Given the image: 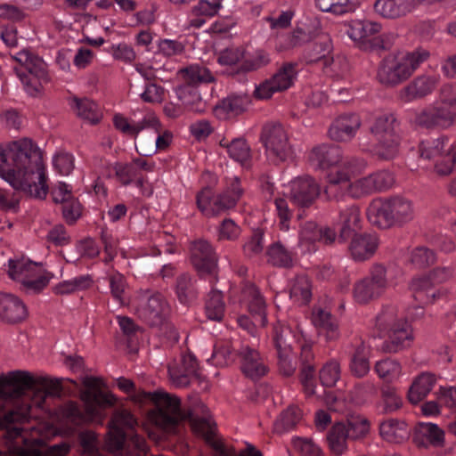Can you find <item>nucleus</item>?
<instances>
[{
  "label": "nucleus",
  "instance_id": "1",
  "mask_svg": "<svg viewBox=\"0 0 456 456\" xmlns=\"http://www.w3.org/2000/svg\"><path fill=\"white\" fill-rule=\"evenodd\" d=\"M83 383L86 387L81 394L85 412L76 403H69L59 411L63 424L46 423L41 421L34 411L37 409L45 411L47 397L59 392L61 379L34 375L26 370L9 372L4 381L0 383V400L27 395L29 403L20 404L5 414L0 411V429H7L12 438H20L28 452L38 453L45 440L71 431L73 428L69 424L74 428L87 422L102 424L106 417L104 409L114 405L117 397L110 392L101 391V379L97 378L86 377Z\"/></svg>",
  "mask_w": 456,
  "mask_h": 456
},
{
  "label": "nucleus",
  "instance_id": "2",
  "mask_svg": "<svg viewBox=\"0 0 456 456\" xmlns=\"http://www.w3.org/2000/svg\"><path fill=\"white\" fill-rule=\"evenodd\" d=\"M117 387L130 395L132 401L139 405L152 404L154 407L147 414L148 420L158 428L173 431L177 424L188 418L194 433L208 436L212 429V419L208 409L200 403L186 415L181 410L180 400L174 395L163 390L155 392L135 391L134 384L126 378L116 380Z\"/></svg>",
  "mask_w": 456,
  "mask_h": 456
},
{
  "label": "nucleus",
  "instance_id": "3",
  "mask_svg": "<svg viewBox=\"0 0 456 456\" xmlns=\"http://www.w3.org/2000/svg\"><path fill=\"white\" fill-rule=\"evenodd\" d=\"M0 177L15 191L45 199L48 193L47 175L43 155L28 138L0 145Z\"/></svg>",
  "mask_w": 456,
  "mask_h": 456
},
{
  "label": "nucleus",
  "instance_id": "4",
  "mask_svg": "<svg viewBox=\"0 0 456 456\" xmlns=\"http://www.w3.org/2000/svg\"><path fill=\"white\" fill-rule=\"evenodd\" d=\"M413 202L405 197L395 196L373 200L368 208L369 220L379 228L402 226L414 219Z\"/></svg>",
  "mask_w": 456,
  "mask_h": 456
},
{
  "label": "nucleus",
  "instance_id": "5",
  "mask_svg": "<svg viewBox=\"0 0 456 456\" xmlns=\"http://www.w3.org/2000/svg\"><path fill=\"white\" fill-rule=\"evenodd\" d=\"M428 57L429 52L422 48L388 55L379 66V80L387 85L400 84L408 79Z\"/></svg>",
  "mask_w": 456,
  "mask_h": 456
},
{
  "label": "nucleus",
  "instance_id": "6",
  "mask_svg": "<svg viewBox=\"0 0 456 456\" xmlns=\"http://www.w3.org/2000/svg\"><path fill=\"white\" fill-rule=\"evenodd\" d=\"M402 279L403 272L400 269L375 265L368 277L355 283L354 298L360 304L368 303L383 296L387 289L395 288Z\"/></svg>",
  "mask_w": 456,
  "mask_h": 456
},
{
  "label": "nucleus",
  "instance_id": "7",
  "mask_svg": "<svg viewBox=\"0 0 456 456\" xmlns=\"http://www.w3.org/2000/svg\"><path fill=\"white\" fill-rule=\"evenodd\" d=\"M419 160L427 162L437 176L444 177L456 170V141L450 143L444 136L421 141L419 148Z\"/></svg>",
  "mask_w": 456,
  "mask_h": 456
},
{
  "label": "nucleus",
  "instance_id": "8",
  "mask_svg": "<svg viewBox=\"0 0 456 456\" xmlns=\"http://www.w3.org/2000/svg\"><path fill=\"white\" fill-rule=\"evenodd\" d=\"M366 162L354 159L345 161L336 171L328 175V181L332 185H341L346 193L352 198H361L374 192L370 175L358 177L365 169Z\"/></svg>",
  "mask_w": 456,
  "mask_h": 456
},
{
  "label": "nucleus",
  "instance_id": "9",
  "mask_svg": "<svg viewBox=\"0 0 456 456\" xmlns=\"http://www.w3.org/2000/svg\"><path fill=\"white\" fill-rule=\"evenodd\" d=\"M7 273L9 277L20 283L27 292H39L44 289L53 275L42 263L34 262L28 257L9 259Z\"/></svg>",
  "mask_w": 456,
  "mask_h": 456
},
{
  "label": "nucleus",
  "instance_id": "10",
  "mask_svg": "<svg viewBox=\"0 0 456 456\" xmlns=\"http://www.w3.org/2000/svg\"><path fill=\"white\" fill-rule=\"evenodd\" d=\"M379 329L387 332L386 350L398 352L411 346L413 332L411 324L403 316H399L395 307H387L377 317Z\"/></svg>",
  "mask_w": 456,
  "mask_h": 456
},
{
  "label": "nucleus",
  "instance_id": "11",
  "mask_svg": "<svg viewBox=\"0 0 456 456\" xmlns=\"http://www.w3.org/2000/svg\"><path fill=\"white\" fill-rule=\"evenodd\" d=\"M370 130L376 140L374 151L378 156L388 159L398 154L400 134L394 115L386 114L377 118Z\"/></svg>",
  "mask_w": 456,
  "mask_h": 456
},
{
  "label": "nucleus",
  "instance_id": "12",
  "mask_svg": "<svg viewBox=\"0 0 456 456\" xmlns=\"http://www.w3.org/2000/svg\"><path fill=\"white\" fill-rule=\"evenodd\" d=\"M242 195V189L240 182L235 178L230 188L222 195L214 197L209 188H205L197 195V205L199 209L207 216H213L223 210L235 206Z\"/></svg>",
  "mask_w": 456,
  "mask_h": 456
},
{
  "label": "nucleus",
  "instance_id": "13",
  "mask_svg": "<svg viewBox=\"0 0 456 456\" xmlns=\"http://www.w3.org/2000/svg\"><path fill=\"white\" fill-rule=\"evenodd\" d=\"M240 304L244 305L252 315L254 322L246 315L238 317V324L250 334L255 333V327H265L266 320L265 302L256 288L251 284L246 285L241 291Z\"/></svg>",
  "mask_w": 456,
  "mask_h": 456
},
{
  "label": "nucleus",
  "instance_id": "14",
  "mask_svg": "<svg viewBox=\"0 0 456 456\" xmlns=\"http://www.w3.org/2000/svg\"><path fill=\"white\" fill-rule=\"evenodd\" d=\"M261 139L269 158L274 162H284L292 159L293 150L288 134L280 124H267L264 126Z\"/></svg>",
  "mask_w": 456,
  "mask_h": 456
},
{
  "label": "nucleus",
  "instance_id": "15",
  "mask_svg": "<svg viewBox=\"0 0 456 456\" xmlns=\"http://www.w3.org/2000/svg\"><path fill=\"white\" fill-rule=\"evenodd\" d=\"M131 306L139 318L151 326L161 324L168 314V305L159 294L143 293L131 301Z\"/></svg>",
  "mask_w": 456,
  "mask_h": 456
},
{
  "label": "nucleus",
  "instance_id": "16",
  "mask_svg": "<svg viewBox=\"0 0 456 456\" xmlns=\"http://www.w3.org/2000/svg\"><path fill=\"white\" fill-rule=\"evenodd\" d=\"M348 37L362 49L374 46L378 36L382 30L379 22L370 19H352L343 23Z\"/></svg>",
  "mask_w": 456,
  "mask_h": 456
},
{
  "label": "nucleus",
  "instance_id": "17",
  "mask_svg": "<svg viewBox=\"0 0 456 456\" xmlns=\"http://www.w3.org/2000/svg\"><path fill=\"white\" fill-rule=\"evenodd\" d=\"M297 76L296 66L286 64L272 77L256 86L255 96L260 100L271 98L275 93L289 89L294 84Z\"/></svg>",
  "mask_w": 456,
  "mask_h": 456
},
{
  "label": "nucleus",
  "instance_id": "18",
  "mask_svg": "<svg viewBox=\"0 0 456 456\" xmlns=\"http://www.w3.org/2000/svg\"><path fill=\"white\" fill-rule=\"evenodd\" d=\"M138 425L137 419L126 410L115 412L109 425L106 447L111 452H119L125 443V430L133 429Z\"/></svg>",
  "mask_w": 456,
  "mask_h": 456
},
{
  "label": "nucleus",
  "instance_id": "19",
  "mask_svg": "<svg viewBox=\"0 0 456 456\" xmlns=\"http://www.w3.org/2000/svg\"><path fill=\"white\" fill-rule=\"evenodd\" d=\"M146 129H151L156 137L151 140L149 146L142 140L135 142L137 152L142 156H151L157 151L166 150L172 142L173 134L161 126L158 117L154 113L145 115Z\"/></svg>",
  "mask_w": 456,
  "mask_h": 456
},
{
  "label": "nucleus",
  "instance_id": "20",
  "mask_svg": "<svg viewBox=\"0 0 456 456\" xmlns=\"http://www.w3.org/2000/svg\"><path fill=\"white\" fill-rule=\"evenodd\" d=\"M437 73H424L416 77L400 92V98L404 102H411L431 94L440 83Z\"/></svg>",
  "mask_w": 456,
  "mask_h": 456
},
{
  "label": "nucleus",
  "instance_id": "21",
  "mask_svg": "<svg viewBox=\"0 0 456 456\" xmlns=\"http://www.w3.org/2000/svg\"><path fill=\"white\" fill-rule=\"evenodd\" d=\"M412 123L425 128H446L452 126L454 121L436 102L433 105L416 111L412 118Z\"/></svg>",
  "mask_w": 456,
  "mask_h": 456
},
{
  "label": "nucleus",
  "instance_id": "22",
  "mask_svg": "<svg viewBox=\"0 0 456 456\" xmlns=\"http://www.w3.org/2000/svg\"><path fill=\"white\" fill-rule=\"evenodd\" d=\"M289 188L291 199L302 207L312 204L320 194V186L309 176L294 179Z\"/></svg>",
  "mask_w": 456,
  "mask_h": 456
},
{
  "label": "nucleus",
  "instance_id": "23",
  "mask_svg": "<svg viewBox=\"0 0 456 456\" xmlns=\"http://www.w3.org/2000/svg\"><path fill=\"white\" fill-rule=\"evenodd\" d=\"M191 262L200 274H214L216 258L208 242L200 240L191 248Z\"/></svg>",
  "mask_w": 456,
  "mask_h": 456
},
{
  "label": "nucleus",
  "instance_id": "24",
  "mask_svg": "<svg viewBox=\"0 0 456 456\" xmlns=\"http://www.w3.org/2000/svg\"><path fill=\"white\" fill-rule=\"evenodd\" d=\"M28 316L25 304L18 297L0 292V319L10 323L23 321Z\"/></svg>",
  "mask_w": 456,
  "mask_h": 456
},
{
  "label": "nucleus",
  "instance_id": "25",
  "mask_svg": "<svg viewBox=\"0 0 456 456\" xmlns=\"http://www.w3.org/2000/svg\"><path fill=\"white\" fill-rule=\"evenodd\" d=\"M310 164L317 169H329L341 160V151L338 147L325 144L314 147L308 153Z\"/></svg>",
  "mask_w": 456,
  "mask_h": 456
},
{
  "label": "nucleus",
  "instance_id": "26",
  "mask_svg": "<svg viewBox=\"0 0 456 456\" xmlns=\"http://www.w3.org/2000/svg\"><path fill=\"white\" fill-rule=\"evenodd\" d=\"M291 337V331L289 328H282L281 332L275 331V346L279 355V364L284 375L289 376L296 369V364L292 358V350L290 343H288V338Z\"/></svg>",
  "mask_w": 456,
  "mask_h": 456
},
{
  "label": "nucleus",
  "instance_id": "27",
  "mask_svg": "<svg viewBox=\"0 0 456 456\" xmlns=\"http://www.w3.org/2000/svg\"><path fill=\"white\" fill-rule=\"evenodd\" d=\"M249 103L247 95H232L219 102L213 113L220 120L233 118L243 113Z\"/></svg>",
  "mask_w": 456,
  "mask_h": 456
},
{
  "label": "nucleus",
  "instance_id": "28",
  "mask_svg": "<svg viewBox=\"0 0 456 456\" xmlns=\"http://www.w3.org/2000/svg\"><path fill=\"white\" fill-rule=\"evenodd\" d=\"M312 323L318 330L321 336L329 341L339 337V330L337 320L331 314L320 307H314L311 315Z\"/></svg>",
  "mask_w": 456,
  "mask_h": 456
},
{
  "label": "nucleus",
  "instance_id": "29",
  "mask_svg": "<svg viewBox=\"0 0 456 456\" xmlns=\"http://www.w3.org/2000/svg\"><path fill=\"white\" fill-rule=\"evenodd\" d=\"M361 126V120L355 114L338 117L329 130L330 136L336 141H347L354 136Z\"/></svg>",
  "mask_w": 456,
  "mask_h": 456
},
{
  "label": "nucleus",
  "instance_id": "30",
  "mask_svg": "<svg viewBox=\"0 0 456 456\" xmlns=\"http://www.w3.org/2000/svg\"><path fill=\"white\" fill-rule=\"evenodd\" d=\"M374 9L384 18L395 19L416 9L414 0H376Z\"/></svg>",
  "mask_w": 456,
  "mask_h": 456
},
{
  "label": "nucleus",
  "instance_id": "31",
  "mask_svg": "<svg viewBox=\"0 0 456 456\" xmlns=\"http://www.w3.org/2000/svg\"><path fill=\"white\" fill-rule=\"evenodd\" d=\"M241 370L250 379H258L264 376L267 368L259 354L248 346L240 351Z\"/></svg>",
  "mask_w": 456,
  "mask_h": 456
},
{
  "label": "nucleus",
  "instance_id": "32",
  "mask_svg": "<svg viewBox=\"0 0 456 456\" xmlns=\"http://www.w3.org/2000/svg\"><path fill=\"white\" fill-rule=\"evenodd\" d=\"M379 246L375 234L355 236L350 245V252L354 260L363 261L372 256Z\"/></svg>",
  "mask_w": 456,
  "mask_h": 456
},
{
  "label": "nucleus",
  "instance_id": "33",
  "mask_svg": "<svg viewBox=\"0 0 456 456\" xmlns=\"http://www.w3.org/2000/svg\"><path fill=\"white\" fill-rule=\"evenodd\" d=\"M12 58L24 66L27 74H31L41 79H50L47 65L44 60L28 51L17 53Z\"/></svg>",
  "mask_w": 456,
  "mask_h": 456
},
{
  "label": "nucleus",
  "instance_id": "34",
  "mask_svg": "<svg viewBox=\"0 0 456 456\" xmlns=\"http://www.w3.org/2000/svg\"><path fill=\"white\" fill-rule=\"evenodd\" d=\"M436 381V377L431 373L423 372L417 376L408 390V400L413 404L421 402L430 393Z\"/></svg>",
  "mask_w": 456,
  "mask_h": 456
},
{
  "label": "nucleus",
  "instance_id": "35",
  "mask_svg": "<svg viewBox=\"0 0 456 456\" xmlns=\"http://www.w3.org/2000/svg\"><path fill=\"white\" fill-rule=\"evenodd\" d=\"M198 363L192 354H185L183 356V368L178 370L175 367H169L168 373L172 383L175 387H186L191 381V377L196 374Z\"/></svg>",
  "mask_w": 456,
  "mask_h": 456
},
{
  "label": "nucleus",
  "instance_id": "36",
  "mask_svg": "<svg viewBox=\"0 0 456 456\" xmlns=\"http://www.w3.org/2000/svg\"><path fill=\"white\" fill-rule=\"evenodd\" d=\"M444 431L436 424L431 422H420L417 426V439L423 445L442 447L444 445Z\"/></svg>",
  "mask_w": 456,
  "mask_h": 456
},
{
  "label": "nucleus",
  "instance_id": "37",
  "mask_svg": "<svg viewBox=\"0 0 456 456\" xmlns=\"http://www.w3.org/2000/svg\"><path fill=\"white\" fill-rule=\"evenodd\" d=\"M379 434L388 442L401 443L408 438L410 430L404 421L387 419L380 423Z\"/></svg>",
  "mask_w": 456,
  "mask_h": 456
},
{
  "label": "nucleus",
  "instance_id": "38",
  "mask_svg": "<svg viewBox=\"0 0 456 456\" xmlns=\"http://www.w3.org/2000/svg\"><path fill=\"white\" fill-rule=\"evenodd\" d=\"M346 426L343 422L336 423L327 434V444L330 451L335 455H342L347 450Z\"/></svg>",
  "mask_w": 456,
  "mask_h": 456
},
{
  "label": "nucleus",
  "instance_id": "39",
  "mask_svg": "<svg viewBox=\"0 0 456 456\" xmlns=\"http://www.w3.org/2000/svg\"><path fill=\"white\" fill-rule=\"evenodd\" d=\"M72 107L77 115L88 124H98L102 118L98 104L89 99H74Z\"/></svg>",
  "mask_w": 456,
  "mask_h": 456
},
{
  "label": "nucleus",
  "instance_id": "40",
  "mask_svg": "<svg viewBox=\"0 0 456 456\" xmlns=\"http://www.w3.org/2000/svg\"><path fill=\"white\" fill-rule=\"evenodd\" d=\"M219 144L226 151L231 159L240 164L246 163L250 157L249 146L242 138L232 140L224 138L219 142Z\"/></svg>",
  "mask_w": 456,
  "mask_h": 456
},
{
  "label": "nucleus",
  "instance_id": "41",
  "mask_svg": "<svg viewBox=\"0 0 456 456\" xmlns=\"http://www.w3.org/2000/svg\"><path fill=\"white\" fill-rule=\"evenodd\" d=\"M312 297V287L308 277L297 276L291 281L289 285V297L294 304L305 305Z\"/></svg>",
  "mask_w": 456,
  "mask_h": 456
},
{
  "label": "nucleus",
  "instance_id": "42",
  "mask_svg": "<svg viewBox=\"0 0 456 456\" xmlns=\"http://www.w3.org/2000/svg\"><path fill=\"white\" fill-rule=\"evenodd\" d=\"M410 289L414 297L422 303H432L439 293L433 289V282L429 277H416L410 283Z\"/></svg>",
  "mask_w": 456,
  "mask_h": 456
},
{
  "label": "nucleus",
  "instance_id": "43",
  "mask_svg": "<svg viewBox=\"0 0 456 456\" xmlns=\"http://www.w3.org/2000/svg\"><path fill=\"white\" fill-rule=\"evenodd\" d=\"M361 216L357 207L350 206L339 214L338 224L340 226V237L345 240L360 226Z\"/></svg>",
  "mask_w": 456,
  "mask_h": 456
},
{
  "label": "nucleus",
  "instance_id": "44",
  "mask_svg": "<svg viewBox=\"0 0 456 456\" xmlns=\"http://www.w3.org/2000/svg\"><path fill=\"white\" fill-rule=\"evenodd\" d=\"M331 39L326 33L320 32L309 45L305 58L309 62L317 61L329 55L331 51Z\"/></svg>",
  "mask_w": 456,
  "mask_h": 456
},
{
  "label": "nucleus",
  "instance_id": "45",
  "mask_svg": "<svg viewBox=\"0 0 456 456\" xmlns=\"http://www.w3.org/2000/svg\"><path fill=\"white\" fill-rule=\"evenodd\" d=\"M303 418V412L297 406L288 407L274 423L275 431L278 433L287 432L295 428Z\"/></svg>",
  "mask_w": 456,
  "mask_h": 456
},
{
  "label": "nucleus",
  "instance_id": "46",
  "mask_svg": "<svg viewBox=\"0 0 456 456\" xmlns=\"http://www.w3.org/2000/svg\"><path fill=\"white\" fill-rule=\"evenodd\" d=\"M370 348L363 343H361L355 349L351 363L350 369L354 375L362 377L370 370L369 363Z\"/></svg>",
  "mask_w": 456,
  "mask_h": 456
},
{
  "label": "nucleus",
  "instance_id": "47",
  "mask_svg": "<svg viewBox=\"0 0 456 456\" xmlns=\"http://www.w3.org/2000/svg\"><path fill=\"white\" fill-rule=\"evenodd\" d=\"M113 124L116 129L126 135L136 137L139 133L146 129L145 116L141 121H134L122 114H115L113 117Z\"/></svg>",
  "mask_w": 456,
  "mask_h": 456
},
{
  "label": "nucleus",
  "instance_id": "48",
  "mask_svg": "<svg viewBox=\"0 0 456 456\" xmlns=\"http://www.w3.org/2000/svg\"><path fill=\"white\" fill-rule=\"evenodd\" d=\"M315 6L324 12L342 15L355 9L354 0H314Z\"/></svg>",
  "mask_w": 456,
  "mask_h": 456
},
{
  "label": "nucleus",
  "instance_id": "49",
  "mask_svg": "<svg viewBox=\"0 0 456 456\" xmlns=\"http://www.w3.org/2000/svg\"><path fill=\"white\" fill-rule=\"evenodd\" d=\"M346 434L350 439H360L365 436L370 431V422L362 415L352 414L348 416L346 422Z\"/></svg>",
  "mask_w": 456,
  "mask_h": 456
},
{
  "label": "nucleus",
  "instance_id": "50",
  "mask_svg": "<svg viewBox=\"0 0 456 456\" xmlns=\"http://www.w3.org/2000/svg\"><path fill=\"white\" fill-rule=\"evenodd\" d=\"M375 370L379 377L386 382H393L402 376L401 364L393 359H385L378 362Z\"/></svg>",
  "mask_w": 456,
  "mask_h": 456
},
{
  "label": "nucleus",
  "instance_id": "51",
  "mask_svg": "<svg viewBox=\"0 0 456 456\" xmlns=\"http://www.w3.org/2000/svg\"><path fill=\"white\" fill-rule=\"evenodd\" d=\"M181 77L190 85L209 83L214 80L210 70L200 65H191L180 72Z\"/></svg>",
  "mask_w": 456,
  "mask_h": 456
},
{
  "label": "nucleus",
  "instance_id": "52",
  "mask_svg": "<svg viewBox=\"0 0 456 456\" xmlns=\"http://www.w3.org/2000/svg\"><path fill=\"white\" fill-rule=\"evenodd\" d=\"M437 102L456 121V84L444 85L439 93Z\"/></svg>",
  "mask_w": 456,
  "mask_h": 456
},
{
  "label": "nucleus",
  "instance_id": "53",
  "mask_svg": "<svg viewBox=\"0 0 456 456\" xmlns=\"http://www.w3.org/2000/svg\"><path fill=\"white\" fill-rule=\"evenodd\" d=\"M223 295L218 290H212L206 303V315L209 320L221 321L224 314Z\"/></svg>",
  "mask_w": 456,
  "mask_h": 456
},
{
  "label": "nucleus",
  "instance_id": "54",
  "mask_svg": "<svg viewBox=\"0 0 456 456\" xmlns=\"http://www.w3.org/2000/svg\"><path fill=\"white\" fill-rule=\"evenodd\" d=\"M16 73L23 86L25 92L33 97L41 95L44 90V86L50 80L41 79L36 76L27 74L19 69H16Z\"/></svg>",
  "mask_w": 456,
  "mask_h": 456
},
{
  "label": "nucleus",
  "instance_id": "55",
  "mask_svg": "<svg viewBox=\"0 0 456 456\" xmlns=\"http://www.w3.org/2000/svg\"><path fill=\"white\" fill-rule=\"evenodd\" d=\"M109 175H113L121 184L127 185L134 181L137 173L132 163L116 162L110 167Z\"/></svg>",
  "mask_w": 456,
  "mask_h": 456
},
{
  "label": "nucleus",
  "instance_id": "56",
  "mask_svg": "<svg viewBox=\"0 0 456 456\" xmlns=\"http://www.w3.org/2000/svg\"><path fill=\"white\" fill-rule=\"evenodd\" d=\"M269 61L268 54L263 50H256L250 53L245 52V57H243L240 62V70L245 72L253 71L268 64Z\"/></svg>",
  "mask_w": 456,
  "mask_h": 456
},
{
  "label": "nucleus",
  "instance_id": "57",
  "mask_svg": "<svg viewBox=\"0 0 456 456\" xmlns=\"http://www.w3.org/2000/svg\"><path fill=\"white\" fill-rule=\"evenodd\" d=\"M245 57V49L242 46H231L221 51L217 61L222 66H237L240 70V62Z\"/></svg>",
  "mask_w": 456,
  "mask_h": 456
},
{
  "label": "nucleus",
  "instance_id": "58",
  "mask_svg": "<svg viewBox=\"0 0 456 456\" xmlns=\"http://www.w3.org/2000/svg\"><path fill=\"white\" fill-rule=\"evenodd\" d=\"M54 169L61 175H69L75 167V158L66 151H59L53 158Z\"/></svg>",
  "mask_w": 456,
  "mask_h": 456
},
{
  "label": "nucleus",
  "instance_id": "59",
  "mask_svg": "<svg viewBox=\"0 0 456 456\" xmlns=\"http://www.w3.org/2000/svg\"><path fill=\"white\" fill-rule=\"evenodd\" d=\"M321 230L313 222L306 223L301 229L299 233V245L305 251H311L310 244L319 240Z\"/></svg>",
  "mask_w": 456,
  "mask_h": 456
},
{
  "label": "nucleus",
  "instance_id": "60",
  "mask_svg": "<svg viewBox=\"0 0 456 456\" xmlns=\"http://www.w3.org/2000/svg\"><path fill=\"white\" fill-rule=\"evenodd\" d=\"M79 444L82 453L86 456H102L98 453L97 435L92 430H86L79 434Z\"/></svg>",
  "mask_w": 456,
  "mask_h": 456
},
{
  "label": "nucleus",
  "instance_id": "61",
  "mask_svg": "<svg viewBox=\"0 0 456 456\" xmlns=\"http://www.w3.org/2000/svg\"><path fill=\"white\" fill-rule=\"evenodd\" d=\"M340 378V366L336 361L328 362L320 370V380L325 387H332Z\"/></svg>",
  "mask_w": 456,
  "mask_h": 456
},
{
  "label": "nucleus",
  "instance_id": "62",
  "mask_svg": "<svg viewBox=\"0 0 456 456\" xmlns=\"http://www.w3.org/2000/svg\"><path fill=\"white\" fill-rule=\"evenodd\" d=\"M269 261L278 266H289L292 265V256L280 243L273 244L268 250Z\"/></svg>",
  "mask_w": 456,
  "mask_h": 456
},
{
  "label": "nucleus",
  "instance_id": "63",
  "mask_svg": "<svg viewBox=\"0 0 456 456\" xmlns=\"http://www.w3.org/2000/svg\"><path fill=\"white\" fill-rule=\"evenodd\" d=\"M177 95L184 105L189 107L191 110L200 111L201 99L198 91L190 86H181L177 89Z\"/></svg>",
  "mask_w": 456,
  "mask_h": 456
},
{
  "label": "nucleus",
  "instance_id": "64",
  "mask_svg": "<svg viewBox=\"0 0 456 456\" xmlns=\"http://www.w3.org/2000/svg\"><path fill=\"white\" fill-rule=\"evenodd\" d=\"M294 449L304 456H322V449L310 438L295 437L292 440Z\"/></svg>",
  "mask_w": 456,
  "mask_h": 456
}]
</instances>
